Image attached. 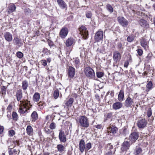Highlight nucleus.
<instances>
[{"label":"nucleus","mask_w":155,"mask_h":155,"mask_svg":"<svg viewBox=\"0 0 155 155\" xmlns=\"http://www.w3.org/2000/svg\"><path fill=\"white\" fill-rule=\"evenodd\" d=\"M138 133L136 132H134L130 135L129 139L132 142L134 143L138 139Z\"/></svg>","instance_id":"6e6552de"},{"label":"nucleus","mask_w":155,"mask_h":155,"mask_svg":"<svg viewBox=\"0 0 155 155\" xmlns=\"http://www.w3.org/2000/svg\"><path fill=\"white\" fill-rule=\"evenodd\" d=\"M142 152V149L140 147H136L134 150L133 153L134 155H139Z\"/></svg>","instance_id":"7c9ffc66"},{"label":"nucleus","mask_w":155,"mask_h":155,"mask_svg":"<svg viewBox=\"0 0 155 155\" xmlns=\"http://www.w3.org/2000/svg\"><path fill=\"white\" fill-rule=\"evenodd\" d=\"M117 130L118 128L116 126L112 125L111 127L107 128V131L106 132V134L108 135L111 133L113 134H114L117 133Z\"/></svg>","instance_id":"0eeeda50"},{"label":"nucleus","mask_w":155,"mask_h":155,"mask_svg":"<svg viewBox=\"0 0 155 155\" xmlns=\"http://www.w3.org/2000/svg\"><path fill=\"white\" fill-rule=\"evenodd\" d=\"M103 37V32L101 30H98L95 33L94 40L96 42H99L102 40Z\"/></svg>","instance_id":"20e7f679"},{"label":"nucleus","mask_w":155,"mask_h":155,"mask_svg":"<svg viewBox=\"0 0 155 155\" xmlns=\"http://www.w3.org/2000/svg\"><path fill=\"white\" fill-rule=\"evenodd\" d=\"M59 138L60 140L62 142L65 143L66 140V136L64 131L61 130L60 131L59 134Z\"/></svg>","instance_id":"4468645a"},{"label":"nucleus","mask_w":155,"mask_h":155,"mask_svg":"<svg viewBox=\"0 0 155 155\" xmlns=\"http://www.w3.org/2000/svg\"><path fill=\"white\" fill-rule=\"evenodd\" d=\"M147 124V122L146 120L141 118L138 120L137 123L138 127L140 128H143L146 127Z\"/></svg>","instance_id":"423d86ee"},{"label":"nucleus","mask_w":155,"mask_h":155,"mask_svg":"<svg viewBox=\"0 0 155 155\" xmlns=\"http://www.w3.org/2000/svg\"><path fill=\"white\" fill-rule=\"evenodd\" d=\"M115 150H114L113 152V151L109 150L106 151V152L105 153L104 155H112L115 153Z\"/></svg>","instance_id":"49530a36"},{"label":"nucleus","mask_w":155,"mask_h":155,"mask_svg":"<svg viewBox=\"0 0 155 155\" xmlns=\"http://www.w3.org/2000/svg\"><path fill=\"white\" fill-rule=\"evenodd\" d=\"M137 52L140 56H141L143 54V51L141 49H139L137 50Z\"/></svg>","instance_id":"603ef678"},{"label":"nucleus","mask_w":155,"mask_h":155,"mask_svg":"<svg viewBox=\"0 0 155 155\" xmlns=\"http://www.w3.org/2000/svg\"><path fill=\"white\" fill-rule=\"evenodd\" d=\"M97 76L98 78H101L104 75V73L102 72H97L96 73Z\"/></svg>","instance_id":"c03bdc74"},{"label":"nucleus","mask_w":155,"mask_h":155,"mask_svg":"<svg viewBox=\"0 0 155 155\" xmlns=\"http://www.w3.org/2000/svg\"><path fill=\"white\" fill-rule=\"evenodd\" d=\"M151 57H152L151 54H148L147 56L146 57V59L147 60H149L150 59Z\"/></svg>","instance_id":"13d9d810"},{"label":"nucleus","mask_w":155,"mask_h":155,"mask_svg":"<svg viewBox=\"0 0 155 155\" xmlns=\"http://www.w3.org/2000/svg\"><path fill=\"white\" fill-rule=\"evenodd\" d=\"M107 9L110 13H112L114 11L113 8L111 5L109 4H107L106 6Z\"/></svg>","instance_id":"4c0bfd02"},{"label":"nucleus","mask_w":155,"mask_h":155,"mask_svg":"<svg viewBox=\"0 0 155 155\" xmlns=\"http://www.w3.org/2000/svg\"><path fill=\"white\" fill-rule=\"evenodd\" d=\"M41 63L44 66H45L47 65V63L46 61L45 60H43L41 61Z\"/></svg>","instance_id":"864d4df0"},{"label":"nucleus","mask_w":155,"mask_h":155,"mask_svg":"<svg viewBox=\"0 0 155 155\" xmlns=\"http://www.w3.org/2000/svg\"><path fill=\"white\" fill-rule=\"evenodd\" d=\"M77 123L81 127L88 128L89 126V120L86 116H82L78 117Z\"/></svg>","instance_id":"f03ea898"},{"label":"nucleus","mask_w":155,"mask_h":155,"mask_svg":"<svg viewBox=\"0 0 155 155\" xmlns=\"http://www.w3.org/2000/svg\"><path fill=\"white\" fill-rule=\"evenodd\" d=\"M134 36L133 35H130L127 38V40L128 42H132L134 39Z\"/></svg>","instance_id":"a19ab883"},{"label":"nucleus","mask_w":155,"mask_h":155,"mask_svg":"<svg viewBox=\"0 0 155 155\" xmlns=\"http://www.w3.org/2000/svg\"><path fill=\"white\" fill-rule=\"evenodd\" d=\"M59 95V91L58 90L54 91V96L55 98H57Z\"/></svg>","instance_id":"a18cd8bd"},{"label":"nucleus","mask_w":155,"mask_h":155,"mask_svg":"<svg viewBox=\"0 0 155 155\" xmlns=\"http://www.w3.org/2000/svg\"><path fill=\"white\" fill-rule=\"evenodd\" d=\"M74 102V99L73 98H70L69 100L67 101L65 104L68 107H71Z\"/></svg>","instance_id":"72a5a7b5"},{"label":"nucleus","mask_w":155,"mask_h":155,"mask_svg":"<svg viewBox=\"0 0 155 155\" xmlns=\"http://www.w3.org/2000/svg\"><path fill=\"white\" fill-rule=\"evenodd\" d=\"M122 104L119 102H117L113 104L112 107L114 110H118L122 106Z\"/></svg>","instance_id":"aec40b11"},{"label":"nucleus","mask_w":155,"mask_h":155,"mask_svg":"<svg viewBox=\"0 0 155 155\" xmlns=\"http://www.w3.org/2000/svg\"><path fill=\"white\" fill-rule=\"evenodd\" d=\"M121 56V54L118 51H115L114 52L113 59L116 62L120 61Z\"/></svg>","instance_id":"ddd939ff"},{"label":"nucleus","mask_w":155,"mask_h":155,"mask_svg":"<svg viewBox=\"0 0 155 155\" xmlns=\"http://www.w3.org/2000/svg\"><path fill=\"white\" fill-rule=\"evenodd\" d=\"M147 115L148 117H150L152 115V111L150 108L147 111Z\"/></svg>","instance_id":"6e6d98bb"},{"label":"nucleus","mask_w":155,"mask_h":155,"mask_svg":"<svg viewBox=\"0 0 155 155\" xmlns=\"http://www.w3.org/2000/svg\"><path fill=\"white\" fill-rule=\"evenodd\" d=\"M112 113H109L107 114V117L108 118H110L112 116Z\"/></svg>","instance_id":"680f3d73"},{"label":"nucleus","mask_w":155,"mask_h":155,"mask_svg":"<svg viewBox=\"0 0 155 155\" xmlns=\"http://www.w3.org/2000/svg\"><path fill=\"white\" fill-rule=\"evenodd\" d=\"M12 117L14 121H16L17 120L18 117V114L16 112H13L12 114Z\"/></svg>","instance_id":"ea45409f"},{"label":"nucleus","mask_w":155,"mask_h":155,"mask_svg":"<svg viewBox=\"0 0 155 155\" xmlns=\"http://www.w3.org/2000/svg\"><path fill=\"white\" fill-rule=\"evenodd\" d=\"M4 130V127L0 126V134H1L3 132Z\"/></svg>","instance_id":"052dcab7"},{"label":"nucleus","mask_w":155,"mask_h":155,"mask_svg":"<svg viewBox=\"0 0 155 155\" xmlns=\"http://www.w3.org/2000/svg\"><path fill=\"white\" fill-rule=\"evenodd\" d=\"M68 31L67 28H63L60 32V36L61 38H64L67 35Z\"/></svg>","instance_id":"9b49d317"},{"label":"nucleus","mask_w":155,"mask_h":155,"mask_svg":"<svg viewBox=\"0 0 155 155\" xmlns=\"http://www.w3.org/2000/svg\"><path fill=\"white\" fill-rule=\"evenodd\" d=\"M22 84L23 89L24 90H26L28 86V81L26 80H24L22 82Z\"/></svg>","instance_id":"2f4dec72"},{"label":"nucleus","mask_w":155,"mask_h":155,"mask_svg":"<svg viewBox=\"0 0 155 155\" xmlns=\"http://www.w3.org/2000/svg\"><path fill=\"white\" fill-rule=\"evenodd\" d=\"M38 106L39 107H43L44 105V104L42 102H40L38 104Z\"/></svg>","instance_id":"0e129e2a"},{"label":"nucleus","mask_w":155,"mask_h":155,"mask_svg":"<svg viewBox=\"0 0 155 155\" xmlns=\"http://www.w3.org/2000/svg\"><path fill=\"white\" fill-rule=\"evenodd\" d=\"M74 65L76 68H78L80 64V60L78 58H76L74 60Z\"/></svg>","instance_id":"f704fd0d"},{"label":"nucleus","mask_w":155,"mask_h":155,"mask_svg":"<svg viewBox=\"0 0 155 155\" xmlns=\"http://www.w3.org/2000/svg\"><path fill=\"white\" fill-rule=\"evenodd\" d=\"M124 91L123 89H121L119 92L118 99L120 101H122L124 100Z\"/></svg>","instance_id":"b1692460"},{"label":"nucleus","mask_w":155,"mask_h":155,"mask_svg":"<svg viewBox=\"0 0 155 155\" xmlns=\"http://www.w3.org/2000/svg\"><path fill=\"white\" fill-rule=\"evenodd\" d=\"M50 128L51 129L53 130L55 128V124L53 123H51L50 126Z\"/></svg>","instance_id":"4d7b16f0"},{"label":"nucleus","mask_w":155,"mask_h":155,"mask_svg":"<svg viewBox=\"0 0 155 155\" xmlns=\"http://www.w3.org/2000/svg\"><path fill=\"white\" fill-rule=\"evenodd\" d=\"M85 73L89 79H93L95 77V74L93 69L90 67H86L85 69Z\"/></svg>","instance_id":"7ed1b4c3"},{"label":"nucleus","mask_w":155,"mask_h":155,"mask_svg":"<svg viewBox=\"0 0 155 155\" xmlns=\"http://www.w3.org/2000/svg\"><path fill=\"white\" fill-rule=\"evenodd\" d=\"M47 62H48L49 63H50L51 61V59L50 58H47Z\"/></svg>","instance_id":"338daca9"},{"label":"nucleus","mask_w":155,"mask_h":155,"mask_svg":"<svg viewBox=\"0 0 155 155\" xmlns=\"http://www.w3.org/2000/svg\"><path fill=\"white\" fill-rule=\"evenodd\" d=\"M40 98V94L38 93H35L33 97V100L34 102H38Z\"/></svg>","instance_id":"c85d7f7f"},{"label":"nucleus","mask_w":155,"mask_h":155,"mask_svg":"<svg viewBox=\"0 0 155 155\" xmlns=\"http://www.w3.org/2000/svg\"><path fill=\"white\" fill-rule=\"evenodd\" d=\"M91 143H88L85 145V151H88L91 148Z\"/></svg>","instance_id":"79ce46f5"},{"label":"nucleus","mask_w":155,"mask_h":155,"mask_svg":"<svg viewBox=\"0 0 155 155\" xmlns=\"http://www.w3.org/2000/svg\"><path fill=\"white\" fill-rule=\"evenodd\" d=\"M140 25L145 28H148L149 27V25L145 20L143 19L140 20L139 21Z\"/></svg>","instance_id":"a211bd4d"},{"label":"nucleus","mask_w":155,"mask_h":155,"mask_svg":"<svg viewBox=\"0 0 155 155\" xmlns=\"http://www.w3.org/2000/svg\"><path fill=\"white\" fill-rule=\"evenodd\" d=\"M148 43L146 39L144 38H142L140 41L141 46L145 49L148 47Z\"/></svg>","instance_id":"393cba45"},{"label":"nucleus","mask_w":155,"mask_h":155,"mask_svg":"<svg viewBox=\"0 0 155 155\" xmlns=\"http://www.w3.org/2000/svg\"><path fill=\"white\" fill-rule=\"evenodd\" d=\"M7 89V87L4 86H2L1 88V91L2 96H3V97H4L6 94V90Z\"/></svg>","instance_id":"c9c22d12"},{"label":"nucleus","mask_w":155,"mask_h":155,"mask_svg":"<svg viewBox=\"0 0 155 155\" xmlns=\"http://www.w3.org/2000/svg\"><path fill=\"white\" fill-rule=\"evenodd\" d=\"M8 150L9 155H18L20 152L19 150L18 152L17 150L15 149L12 150V148H10Z\"/></svg>","instance_id":"a878e982"},{"label":"nucleus","mask_w":155,"mask_h":155,"mask_svg":"<svg viewBox=\"0 0 155 155\" xmlns=\"http://www.w3.org/2000/svg\"><path fill=\"white\" fill-rule=\"evenodd\" d=\"M52 107L54 108V109H53V110H55L57 111H60V108L59 107V106L58 105Z\"/></svg>","instance_id":"09e8293b"},{"label":"nucleus","mask_w":155,"mask_h":155,"mask_svg":"<svg viewBox=\"0 0 155 155\" xmlns=\"http://www.w3.org/2000/svg\"><path fill=\"white\" fill-rule=\"evenodd\" d=\"M16 8V6L14 4H12L8 8V12L11 13L15 12Z\"/></svg>","instance_id":"bb28decb"},{"label":"nucleus","mask_w":155,"mask_h":155,"mask_svg":"<svg viewBox=\"0 0 155 155\" xmlns=\"http://www.w3.org/2000/svg\"><path fill=\"white\" fill-rule=\"evenodd\" d=\"M117 47L118 49H119L120 50H121L122 49H123L122 44L121 43H118L117 45Z\"/></svg>","instance_id":"3c124183"},{"label":"nucleus","mask_w":155,"mask_h":155,"mask_svg":"<svg viewBox=\"0 0 155 155\" xmlns=\"http://www.w3.org/2000/svg\"><path fill=\"white\" fill-rule=\"evenodd\" d=\"M130 145V143L128 141H124L122 144L121 150L122 152H124L127 151L129 149Z\"/></svg>","instance_id":"1a4fd4ad"},{"label":"nucleus","mask_w":155,"mask_h":155,"mask_svg":"<svg viewBox=\"0 0 155 155\" xmlns=\"http://www.w3.org/2000/svg\"><path fill=\"white\" fill-rule=\"evenodd\" d=\"M105 148L106 151H113L112 150L113 148V147L110 143H108L106 145Z\"/></svg>","instance_id":"58836bf2"},{"label":"nucleus","mask_w":155,"mask_h":155,"mask_svg":"<svg viewBox=\"0 0 155 155\" xmlns=\"http://www.w3.org/2000/svg\"><path fill=\"white\" fill-rule=\"evenodd\" d=\"M119 23L123 26H126L128 25V22L125 18L122 17H119L117 18Z\"/></svg>","instance_id":"9d476101"},{"label":"nucleus","mask_w":155,"mask_h":155,"mask_svg":"<svg viewBox=\"0 0 155 155\" xmlns=\"http://www.w3.org/2000/svg\"><path fill=\"white\" fill-rule=\"evenodd\" d=\"M27 133L29 135H32L33 134V130L30 125H28L26 128Z\"/></svg>","instance_id":"c756f323"},{"label":"nucleus","mask_w":155,"mask_h":155,"mask_svg":"<svg viewBox=\"0 0 155 155\" xmlns=\"http://www.w3.org/2000/svg\"><path fill=\"white\" fill-rule=\"evenodd\" d=\"M15 133L13 130H11L9 131V135L10 137H12L15 134Z\"/></svg>","instance_id":"de8ad7c7"},{"label":"nucleus","mask_w":155,"mask_h":155,"mask_svg":"<svg viewBox=\"0 0 155 155\" xmlns=\"http://www.w3.org/2000/svg\"><path fill=\"white\" fill-rule=\"evenodd\" d=\"M96 127L97 129H101L102 127V126L101 124H98L97 125Z\"/></svg>","instance_id":"e2e57ef3"},{"label":"nucleus","mask_w":155,"mask_h":155,"mask_svg":"<svg viewBox=\"0 0 155 155\" xmlns=\"http://www.w3.org/2000/svg\"><path fill=\"white\" fill-rule=\"evenodd\" d=\"M153 84L151 81L148 82L146 86V91L148 92L153 88Z\"/></svg>","instance_id":"cd10ccee"},{"label":"nucleus","mask_w":155,"mask_h":155,"mask_svg":"<svg viewBox=\"0 0 155 155\" xmlns=\"http://www.w3.org/2000/svg\"><path fill=\"white\" fill-rule=\"evenodd\" d=\"M129 64L128 61H126L125 62L124 64V66L125 67L127 68Z\"/></svg>","instance_id":"bf43d9fd"},{"label":"nucleus","mask_w":155,"mask_h":155,"mask_svg":"<svg viewBox=\"0 0 155 155\" xmlns=\"http://www.w3.org/2000/svg\"><path fill=\"white\" fill-rule=\"evenodd\" d=\"M13 41L14 43L19 47H20L23 45V43L21 39L18 37H15Z\"/></svg>","instance_id":"6ab92c4d"},{"label":"nucleus","mask_w":155,"mask_h":155,"mask_svg":"<svg viewBox=\"0 0 155 155\" xmlns=\"http://www.w3.org/2000/svg\"><path fill=\"white\" fill-rule=\"evenodd\" d=\"M75 69L74 68L70 66L68 69V75L71 78H73L74 75Z\"/></svg>","instance_id":"412c9836"},{"label":"nucleus","mask_w":155,"mask_h":155,"mask_svg":"<svg viewBox=\"0 0 155 155\" xmlns=\"http://www.w3.org/2000/svg\"><path fill=\"white\" fill-rule=\"evenodd\" d=\"M45 132L46 134H50L51 132H53L51 130L47 128H45Z\"/></svg>","instance_id":"8fccbe9b"},{"label":"nucleus","mask_w":155,"mask_h":155,"mask_svg":"<svg viewBox=\"0 0 155 155\" xmlns=\"http://www.w3.org/2000/svg\"><path fill=\"white\" fill-rule=\"evenodd\" d=\"M133 99L130 97L129 96L127 98L125 101V106L127 107H131L134 103Z\"/></svg>","instance_id":"2eb2a0df"},{"label":"nucleus","mask_w":155,"mask_h":155,"mask_svg":"<svg viewBox=\"0 0 155 155\" xmlns=\"http://www.w3.org/2000/svg\"><path fill=\"white\" fill-rule=\"evenodd\" d=\"M79 149L81 153H83L84 150H85V142L83 139L81 140L79 142Z\"/></svg>","instance_id":"f8f14e48"},{"label":"nucleus","mask_w":155,"mask_h":155,"mask_svg":"<svg viewBox=\"0 0 155 155\" xmlns=\"http://www.w3.org/2000/svg\"><path fill=\"white\" fill-rule=\"evenodd\" d=\"M32 120L35 121L38 118V116L37 113L35 111H34L31 114V115Z\"/></svg>","instance_id":"473e14b6"},{"label":"nucleus","mask_w":155,"mask_h":155,"mask_svg":"<svg viewBox=\"0 0 155 155\" xmlns=\"http://www.w3.org/2000/svg\"><path fill=\"white\" fill-rule=\"evenodd\" d=\"M16 56L20 59L22 58L24 56L22 53L21 51H18L16 54Z\"/></svg>","instance_id":"37998d69"},{"label":"nucleus","mask_w":155,"mask_h":155,"mask_svg":"<svg viewBox=\"0 0 155 155\" xmlns=\"http://www.w3.org/2000/svg\"><path fill=\"white\" fill-rule=\"evenodd\" d=\"M57 2L60 7L62 9L65 10L67 8V5L65 2L63 0H57Z\"/></svg>","instance_id":"dca6fc26"},{"label":"nucleus","mask_w":155,"mask_h":155,"mask_svg":"<svg viewBox=\"0 0 155 155\" xmlns=\"http://www.w3.org/2000/svg\"><path fill=\"white\" fill-rule=\"evenodd\" d=\"M57 148L58 150L60 152H62L64 150L65 147L62 145L60 144L57 145Z\"/></svg>","instance_id":"e433bc0d"},{"label":"nucleus","mask_w":155,"mask_h":155,"mask_svg":"<svg viewBox=\"0 0 155 155\" xmlns=\"http://www.w3.org/2000/svg\"><path fill=\"white\" fill-rule=\"evenodd\" d=\"M44 155H49V153H44Z\"/></svg>","instance_id":"774afa93"},{"label":"nucleus","mask_w":155,"mask_h":155,"mask_svg":"<svg viewBox=\"0 0 155 155\" xmlns=\"http://www.w3.org/2000/svg\"><path fill=\"white\" fill-rule=\"evenodd\" d=\"M80 34L84 39L87 38L88 34L87 29L85 26H82L79 29Z\"/></svg>","instance_id":"39448f33"},{"label":"nucleus","mask_w":155,"mask_h":155,"mask_svg":"<svg viewBox=\"0 0 155 155\" xmlns=\"http://www.w3.org/2000/svg\"><path fill=\"white\" fill-rule=\"evenodd\" d=\"M86 17L88 18H90L91 17V13L90 12H87L86 14Z\"/></svg>","instance_id":"5fc2aeb1"},{"label":"nucleus","mask_w":155,"mask_h":155,"mask_svg":"<svg viewBox=\"0 0 155 155\" xmlns=\"http://www.w3.org/2000/svg\"><path fill=\"white\" fill-rule=\"evenodd\" d=\"M12 107L11 105H9L7 107V110H10L12 109Z\"/></svg>","instance_id":"69168bd1"},{"label":"nucleus","mask_w":155,"mask_h":155,"mask_svg":"<svg viewBox=\"0 0 155 155\" xmlns=\"http://www.w3.org/2000/svg\"><path fill=\"white\" fill-rule=\"evenodd\" d=\"M4 37L5 40L9 42L12 40V36L11 34L9 32H6L4 33Z\"/></svg>","instance_id":"f3484780"},{"label":"nucleus","mask_w":155,"mask_h":155,"mask_svg":"<svg viewBox=\"0 0 155 155\" xmlns=\"http://www.w3.org/2000/svg\"><path fill=\"white\" fill-rule=\"evenodd\" d=\"M16 95L17 101H20L22 97V90L21 89H19L17 90Z\"/></svg>","instance_id":"5701e85b"},{"label":"nucleus","mask_w":155,"mask_h":155,"mask_svg":"<svg viewBox=\"0 0 155 155\" xmlns=\"http://www.w3.org/2000/svg\"><path fill=\"white\" fill-rule=\"evenodd\" d=\"M29 101H20V104L19 106V112L22 114L25 113L29 110L32 105L30 104Z\"/></svg>","instance_id":"f257e3e1"},{"label":"nucleus","mask_w":155,"mask_h":155,"mask_svg":"<svg viewBox=\"0 0 155 155\" xmlns=\"http://www.w3.org/2000/svg\"><path fill=\"white\" fill-rule=\"evenodd\" d=\"M75 43L74 39L72 38L68 39L66 42V45L67 47L71 46Z\"/></svg>","instance_id":"4be33fe9"}]
</instances>
